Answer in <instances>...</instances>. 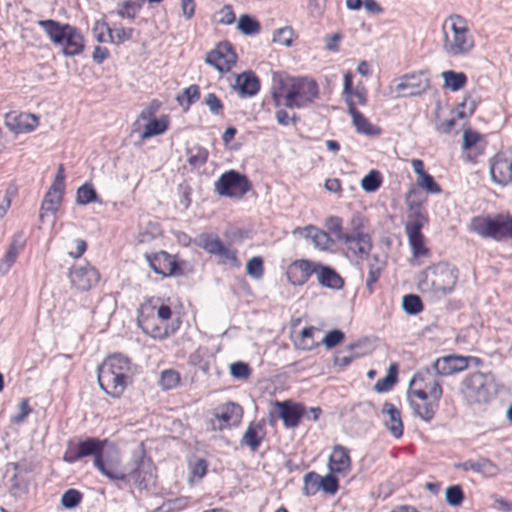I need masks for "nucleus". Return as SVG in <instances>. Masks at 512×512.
Returning <instances> with one entry per match:
<instances>
[{
	"label": "nucleus",
	"instance_id": "1",
	"mask_svg": "<svg viewBox=\"0 0 512 512\" xmlns=\"http://www.w3.org/2000/svg\"><path fill=\"white\" fill-rule=\"evenodd\" d=\"M442 50L449 57L465 56L474 48L468 21L460 14H450L442 23Z\"/></svg>",
	"mask_w": 512,
	"mask_h": 512
},
{
	"label": "nucleus",
	"instance_id": "2",
	"mask_svg": "<svg viewBox=\"0 0 512 512\" xmlns=\"http://www.w3.org/2000/svg\"><path fill=\"white\" fill-rule=\"evenodd\" d=\"M37 24L44 30L53 44L62 46V53L65 56H75L82 53L84 38L76 27L70 24H61L52 19L39 20Z\"/></svg>",
	"mask_w": 512,
	"mask_h": 512
},
{
	"label": "nucleus",
	"instance_id": "3",
	"mask_svg": "<svg viewBox=\"0 0 512 512\" xmlns=\"http://www.w3.org/2000/svg\"><path fill=\"white\" fill-rule=\"evenodd\" d=\"M494 377L491 373L473 372L461 381L459 392L468 406L487 404L495 394Z\"/></svg>",
	"mask_w": 512,
	"mask_h": 512
},
{
	"label": "nucleus",
	"instance_id": "4",
	"mask_svg": "<svg viewBox=\"0 0 512 512\" xmlns=\"http://www.w3.org/2000/svg\"><path fill=\"white\" fill-rule=\"evenodd\" d=\"M155 467L150 457H147L144 444L141 443L132 452L131 460L123 468L122 483H133L140 488H146L154 477Z\"/></svg>",
	"mask_w": 512,
	"mask_h": 512
},
{
	"label": "nucleus",
	"instance_id": "5",
	"mask_svg": "<svg viewBox=\"0 0 512 512\" xmlns=\"http://www.w3.org/2000/svg\"><path fill=\"white\" fill-rule=\"evenodd\" d=\"M470 231L482 238H490L495 241L512 239V216L497 214L494 217L476 216L470 222Z\"/></svg>",
	"mask_w": 512,
	"mask_h": 512
},
{
	"label": "nucleus",
	"instance_id": "6",
	"mask_svg": "<svg viewBox=\"0 0 512 512\" xmlns=\"http://www.w3.org/2000/svg\"><path fill=\"white\" fill-rule=\"evenodd\" d=\"M251 188L248 177L236 170L224 172L215 182V192L223 197L241 198Z\"/></svg>",
	"mask_w": 512,
	"mask_h": 512
},
{
	"label": "nucleus",
	"instance_id": "7",
	"mask_svg": "<svg viewBox=\"0 0 512 512\" xmlns=\"http://www.w3.org/2000/svg\"><path fill=\"white\" fill-rule=\"evenodd\" d=\"M194 243L207 253L218 256L220 264L229 263L234 268L241 266V262L237 257V251L227 248L218 236L210 233H201L194 239Z\"/></svg>",
	"mask_w": 512,
	"mask_h": 512
},
{
	"label": "nucleus",
	"instance_id": "8",
	"mask_svg": "<svg viewBox=\"0 0 512 512\" xmlns=\"http://www.w3.org/2000/svg\"><path fill=\"white\" fill-rule=\"evenodd\" d=\"M390 89L391 92L400 94L399 96H420L421 94H430L431 88L427 74L418 72L394 79Z\"/></svg>",
	"mask_w": 512,
	"mask_h": 512
},
{
	"label": "nucleus",
	"instance_id": "9",
	"mask_svg": "<svg viewBox=\"0 0 512 512\" xmlns=\"http://www.w3.org/2000/svg\"><path fill=\"white\" fill-rule=\"evenodd\" d=\"M467 98H464L466 100ZM466 101H462L456 107L448 108L450 118L442 119L445 114V107H443L440 99H437L434 109L435 129L440 134H449L456 124V119L466 118L473 114L475 103L472 102L469 106L468 112L465 111Z\"/></svg>",
	"mask_w": 512,
	"mask_h": 512
},
{
	"label": "nucleus",
	"instance_id": "10",
	"mask_svg": "<svg viewBox=\"0 0 512 512\" xmlns=\"http://www.w3.org/2000/svg\"><path fill=\"white\" fill-rule=\"evenodd\" d=\"M71 286L79 291H88L100 280L99 271L88 262L75 264L70 268Z\"/></svg>",
	"mask_w": 512,
	"mask_h": 512
},
{
	"label": "nucleus",
	"instance_id": "11",
	"mask_svg": "<svg viewBox=\"0 0 512 512\" xmlns=\"http://www.w3.org/2000/svg\"><path fill=\"white\" fill-rule=\"evenodd\" d=\"M145 258L149 263L150 268L163 277L180 276L183 274L181 263H179L175 256H172L166 251H159L152 254H145Z\"/></svg>",
	"mask_w": 512,
	"mask_h": 512
},
{
	"label": "nucleus",
	"instance_id": "12",
	"mask_svg": "<svg viewBox=\"0 0 512 512\" xmlns=\"http://www.w3.org/2000/svg\"><path fill=\"white\" fill-rule=\"evenodd\" d=\"M104 450V442L98 438L88 437L75 445H69L64 453L63 460L67 463H74L84 457H99Z\"/></svg>",
	"mask_w": 512,
	"mask_h": 512
},
{
	"label": "nucleus",
	"instance_id": "13",
	"mask_svg": "<svg viewBox=\"0 0 512 512\" xmlns=\"http://www.w3.org/2000/svg\"><path fill=\"white\" fill-rule=\"evenodd\" d=\"M237 55L233 46L228 41L217 44L215 49L206 55V62L215 67L218 71H228L236 63Z\"/></svg>",
	"mask_w": 512,
	"mask_h": 512
},
{
	"label": "nucleus",
	"instance_id": "14",
	"mask_svg": "<svg viewBox=\"0 0 512 512\" xmlns=\"http://www.w3.org/2000/svg\"><path fill=\"white\" fill-rule=\"evenodd\" d=\"M273 405L277 408L278 416L286 428L297 427L305 415V406L292 400L274 401Z\"/></svg>",
	"mask_w": 512,
	"mask_h": 512
},
{
	"label": "nucleus",
	"instance_id": "15",
	"mask_svg": "<svg viewBox=\"0 0 512 512\" xmlns=\"http://www.w3.org/2000/svg\"><path fill=\"white\" fill-rule=\"evenodd\" d=\"M318 262H314L308 259H298L293 261L287 269V278L289 282L294 286H302L311 277L312 274H316Z\"/></svg>",
	"mask_w": 512,
	"mask_h": 512
},
{
	"label": "nucleus",
	"instance_id": "16",
	"mask_svg": "<svg viewBox=\"0 0 512 512\" xmlns=\"http://www.w3.org/2000/svg\"><path fill=\"white\" fill-rule=\"evenodd\" d=\"M38 124V117L34 114L12 111L5 115L6 127L15 134L30 133Z\"/></svg>",
	"mask_w": 512,
	"mask_h": 512
},
{
	"label": "nucleus",
	"instance_id": "17",
	"mask_svg": "<svg viewBox=\"0 0 512 512\" xmlns=\"http://www.w3.org/2000/svg\"><path fill=\"white\" fill-rule=\"evenodd\" d=\"M94 466L102 475L106 476L113 482H122V479L125 477L123 469L120 468V459L117 455L113 457L103 451L99 457L94 459ZM117 485L120 487L119 484Z\"/></svg>",
	"mask_w": 512,
	"mask_h": 512
},
{
	"label": "nucleus",
	"instance_id": "18",
	"mask_svg": "<svg viewBox=\"0 0 512 512\" xmlns=\"http://www.w3.org/2000/svg\"><path fill=\"white\" fill-rule=\"evenodd\" d=\"M97 380L100 388L113 398H119L125 391L128 384V375L115 374L112 375L108 369L102 373H98Z\"/></svg>",
	"mask_w": 512,
	"mask_h": 512
},
{
	"label": "nucleus",
	"instance_id": "19",
	"mask_svg": "<svg viewBox=\"0 0 512 512\" xmlns=\"http://www.w3.org/2000/svg\"><path fill=\"white\" fill-rule=\"evenodd\" d=\"M474 357H464L459 355H446L436 359L433 363V368L436 373L441 376H450L452 374L461 372L468 367V361ZM475 360H478L475 358Z\"/></svg>",
	"mask_w": 512,
	"mask_h": 512
},
{
	"label": "nucleus",
	"instance_id": "20",
	"mask_svg": "<svg viewBox=\"0 0 512 512\" xmlns=\"http://www.w3.org/2000/svg\"><path fill=\"white\" fill-rule=\"evenodd\" d=\"M437 279L433 281V287L436 291H441L444 295L453 291L458 280V269L455 266L447 264H438L435 266Z\"/></svg>",
	"mask_w": 512,
	"mask_h": 512
},
{
	"label": "nucleus",
	"instance_id": "21",
	"mask_svg": "<svg viewBox=\"0 0 512 512\" xmlns=\"http://www.w3.org/2000/svg\"><path fill=\"white\" fill-rule=\"evenodd\" d=\"M490 175L495 183L508 184L512 181V161L501 154L495 155L490 162Z\"/></svg>",
	"mask_w": 512,
	"mask_h": 512
},
{
	"label": "nucleus",
	"instance_id": "22",
	"mask_svg": "<svg viewBox=\"0 0 512 512\" xmlns=\"http://www.w3.org/2000/svg\"><path fill=\"white\" fill-rule=\"evenodd\" d=\"M454 468L463 471L472 470L485 477H494L499 472L497 465L485 457H480L477 460L469 459L464 462L455 463Z\"/></svg>",
	"mask_w": 512,
	"mask_h": 512
},
{
	"label": "nucleus",
	"instance_id": "23",
	"mask_svg": "<svg viewBox=\"0 0 512 512\" xmlns=\"http://www.w3.org/2000/svg\"><path fill=\"white\" fill-rule=\"evenodd\" d=\"M345 100L356 131L360 134L369 136L378 135L380 133V129L372 126L369 120L360 111H358L353 102V98H345Z\"/></svg>",
	"mask_w": 512,
	"mask_h": 512
},
{
	"label": "nucleus",
	"instance_id": "24",
	"mask_svg": "<svg viewBox=\"0 0 512 512\" xmlns=\"http://www.w3.org/2000/svg\"><path fill=\"white\" fill-rule=\"evenodd\" d=\"M108 368V372L112 375L124 374L128 375V372L131 369V360L124 354L114 353L109 355L105 361L98 367V373L106 371Z\"/></svg>",
	"mask_w": 512,
	"mask_h": 512
},
{
	"label": "nucleus",
	"instance_id": "25",
	"mask_svg": "<svg viewBox=\"0 0 512 512\" xmlns=\"http://www.w3.org/2000/svg\"><path fill=\"white\" fill-rule=\"evenodd\" d=\"M316 276L319 285L333 290H340L344 286V280L332 267L318 262Z\"/></svg>",
	"mask_w": 512,
	"mask_h": 512
},
{
	"label": "nucleus",
	"instance_id": "26",
	"mask_svg": "<svg viewBox=\"0 0 512 512\" xmlns=\"http://www.w3.org/2000/svg\"><path fill=\"white\" fill-rule=\"evenodd\" d=\"M405 201L410 212V217L413 218L412 221L406 224H420V228H423L424 224L428 222V215L423 206L422 199L418 197L415 191L410 190L406 194Z\"/></svg>",
	"mask_w": 512,
	"mask_h": 512
},
{
	"label": "nucleus",
	"instance_id": "27",
	"mask_svg": "<svg viewBox=\"0 0 512 512\" xmlns=\"http://www.w3.org/2000/svg\"><path fill=\"white\" fill-rule=\"evenodd\" d=\"M350 250L354 255L362 257L363 255H369L372 249V239L369 234H348L341 236Z\"/></svg>",
	"mask_w": 512,
	"mask_h": 512
},
{
	"label": "nucleus",
	"instance_id": "28",
	"mask_svg": "<svg viewBox=\"0 0 512 512\" xmlns=\"http://www.w3.org/2000/svg\"><path fill=\"white\" fill-rule=\"evenodd\" d=\"M382 414L387 415L388 419L384 421L386 428L392 436L400 438L403 435L404 425L401 418V412L394 404L385 402L381 409Z\"/></svg>",
	"mask_w": 512,
	"mask_h": 512
},
{
	"label": "nucleus",
	"instance_id": "29",
	"mask_svg": "<svg viewBox=\"0 0 512 512\" xmlns=\"http://www.w3.org/2000/svg\"><path fill=\"white\" fill-rule=\"evenodd\" d=\"M260 86L258 76L253 71L248 70L236 76L234 88L242 96H254L259 92Z\"/></svg>",
	"mask_w": 512,
	"mask_h": 512
},
{
	"label": "nucleus",
	"instance_id": "30",
	"mask_svg": "<svg viewBox=\"0 0 512 512\" xmlns=\"http://www.w3.org/2000/svg\"><path fill=\"white\" fill-rule=\"evenodd\" d=\"M420 224H406L405 231L414 257L429 255V249L425 246L424 235Z\"/></svg>",
	"mask_w": 512,
	"mask_h": 512
},
{
	"label": "nucleus",
	"instance_id": "31",
	"mask_svg": "<svg viewBox=\"0 0 512 512\" xmlns=\"http://www.w3.org/2000/svg\"><path fill=\"white\" fill-rule=\"evenodd\" d=\"M332 473H345L350 469L351 459L349 450L342 445H335L328 460Z\"/></svg>",
	"mask_w": 512,
	"mask_h": 512
},
{
	"label": "nucleus",
	"instance_id": "32",
	"mask_svg": "<svg viewBox=\"0 0 512 512\" xmlns=\"http://www.w3.org/2000/svg\"><path fill=\"white\" fill-rule=\"evenodd\" d=\"M64 190L50 186L41 203L39 220L43 223L48 212L55 215L63 199Z\"/></svg>",
	"mask_w": 512,
	"mask_h": 512
},
{
	"label": "nucleus",
	"instance_id": "33",
	"mask_svg": "<svg viewBox=\"0 0 512 512\" xmlns=\"http://www.w3.org/2000/svg\"><path fill=\"white\" fill-rule=\"evenodd\" d=\"M25 243L26 239L22 231L13 236L9 248L0 263V271L3 273L8 272L11 266L15 263L20 252L24 249Z\"/></svg>",
	"mask_w": 512,
	"mask_h": 512
},
{
	"label": "nucleus",
	"instance_id": "34",
	"mask_svg": "<svg viewBox=\"0 0 512 512\" xmlns=\"http://www.w3.org/2000/svg\"><path fill=\"white\" fill-rule=\"evenodd\" d=\"M263 426V422H251L240 440V445L249 447L251 452H256L265 437Z\"/></svg>",
	"mask_w": 512,
	"mask_h": 512
},
{
	"label": "nucleus",
	"instance_id": "35",
	"mask_svg": "<svg viewBox=\"0 0 512 512\" xmlns=\"http://www.w3.org/2000/svg\"><path fill=\"white\" fill-rule=\"evenodd\" d=\"M272 96H299L295 94V77L285 73H273Z\"/></svg>",
	"mask_w": 512,
	"mask_h": 512
},
{
	"label": "nucleus",
	"instance_id": "36",
	"mask_svg": "<svg viewBox=\"0 0 512 512\" xmlns=\"http://www.w3.org/2000/svg\"><path fill=\"white\" fill-rule=\"evenodd\" d=\"M303 233L304 236L310 239L314 246L319 250H328L334 244V240L327 232L313 225L304 227Z\"/></svg>",
	"mask_w": 512,
	"mask_h": 512
},
{
	"label": "nucleus",
	"instance_id": "37",
	"mask_svg": "<svg viewBox=\"0 0 512 512\" xmlns=\"http://www.w3.org/2000/svg\"><path fill=\"white\" fill-rule=\"evenodd\" d=\"M146 124L140 134L141 139H148L163 134L169 127V116L162 115L159 118H146Z\"/></svg>",
	"mask_w": 512,
	"mask_h": 512
},
{
	"label": "nucleus",
	"instance_id": "38",
	"mask_svg": "<svg viewBox=\"0 0 512 512\" xmlns=\"http://www.w3.org/2000/svg\"><path fill=\"white\" fill-rule=\"evenodd\" d=\"M369 343L367 338L360 339L354 343H351L347 346V350L350 351L349 355H341L338 354L334 357L335 365L344 368L352 363V361L362 355L365 354V351L362 349L366 344Z\"/></svg>",
	"mask_w": 512,
	"mask_h": 512
},
{
	"label": "nucleus",
	"instance_id": "39",
	"mask_svg": "<svg viewBox=\"0 0 512 512\" xmlns=\"http://www.w3.org/2000/svg\"><path fill=\"white\" fill-rule=\"evenodd\" d=\"M385 265V262L381 261L378 255H373L369 259L368 277L366 279V289L369 295L373 294L374 284L379 280Z\"/></svg>",
	"mask_w": 512,
	"mask_h": 512
},
{
	"label": "nucleus",
	"instance_id": "40",
	"mask_svg": "<svg viewBox=\"0 0 512 512\" xmlns=\"http://www.w3.org/2000/svg\"><path fill=\"white\" fill-rule=\"evenodd\" d=\"M138 325L145 334L152 338L164 339L168 336L167 328L157 325L154 317L141 315L138 317Z\"/></svg>",
	"mask_w": 512,
	"mask_h": 512
},
{
	"label": "nucleus",
	"instance_id": "41",
	"mask_svg": "<svg viewBox=\"0 0 512 512\" xmlns=\"http://www.w3.org/2000/svg\"><path fill=\"white\" fill-rule=\"evenodd\" d=\"M243 416V409L239 404L229 402L227 403L221 413L216 414V418L222 421L225 425H237Z\"/></svg>",
	"mask_w": 512,
	"mask_h": 512
},
{
	"label": "nucleus",
	"instance_id": "42",
	"mask_svg": "<svg viewBox=\"0 0 512 512\" xmlns=\"http://www.w3.org/2000/svg\"><path fill=\"white\" fill-rule=\"evenodd\" d=\"M320 330L310 326L302 329L298 338L294 341L295 347L300 350L310 351L320 345V341L314 339V334Z\"/></svg>",
	"mask_w": 512,
	"mask_h": 512
},
{
	"label": "nucleus",
	"instance_id": "43",
	"mask_svg": "<svg viewBox=\"0 0 512 512\" xmlns=\"http://www.w3.org/2000/svg\"><path fill=\"white\" fill-rule=\"evenodd\" d=\"M410 406L414 412V415L425 422H430L434 418L435 413L439 408V403L430 399L429 401H426L424 405H420L413 400H410Z\"/></svg>",
	"mask_w": 512,
	"mask_h": 512
},
{
	"label": "nucleus",
	"instance_id": "44",
	"mask_svg": "<svg viewBox=\"0 0 512 512\" xmlns=\"http://www.w3.org/2000/svg\"><path fill=\"white\" fill-rule=\"evenodd\" d=\"M398 364L391 363L388 367L385 377L379 379L374 385V390L378 393H384L392 389L398 380Z\"/></svg>",
	"mask_w": 512,
	"mask_h": 512
},
{
	"label": "nucleus",
	"instance_id": "45",
	"mask_svg": "<svg viewBox=\"0 0 512 512\" xmlns=\"http://www.w3.org/2000/svg\"><path fill=\"white\" fill-rule=\"evenodd\" d=\"M442 78L444 80V86L450 89L452 92H456L465 86L467 82V76L463 72H455L453 70H447L442 72Z\"/></svg>",
	"mask_w": 512,
	"mask_h": 512
},
{
	"label": "nucleus",
	"instance_id": "46",
	"mask_svg": "<svg viewBox=\"0 0 512 512\" xmlns=\"http://www.w3.org/2000/svg\"><path fill=\"white\" fill-rule=\"evenodd\" d=\"M295 94L299 96H318V85L307 77H295Z\"/></svg>",
	"mask_w": 512,
	"mask_h": 512
},
{
	"label": "nucleus",
	"instance_id": "47",
	"mask_svg": "<svg viewBox=\"0 0 512 512\" xmlns=\"http://www.w3.org/2000/svg\"><path fill=\"white\" fill-rule=\"evenodd\" d=\"M76 202L79 205H87L95 202L101 203V200L99 199L93 185L90 183H84L77 189Z\"/></svg>",
	"mask_w": 512,
	"mask_h": 512
},
{
	"label": "nucleus",
	"instance_id": "48",
	"mask_svg": "<svg viewBox=\"0 0 512 512\" xmlns=\"http://www.w3.org/2000/svg\"><path fill=\"white\" fill-rule=\"evenodd\" d=\"M382 181L380 171L373 169L362 178L361 187L365 192L373 193L380 188Z\"/></svg>",
	"mask_w": 512,
	"mask_h": 512
},
{
	"label": "nucleus",
	"instance_id": "49",
	"mask_svg": "<svg viewBox=\"0 0 512 512\" xmlns=\"http://www.w3.org/2000/svg\"><path fill=\"white\" fill-rule=\"evenodd\" d=\"M237 28L245 35H255L260 32V23L253 17L247 14L240 16Z\"/></svg>",
	"mask_w": 512,
	"mask_h": 512
},
{
	"label": "nucleus",
	"instance_id": "50",
	"mask_svg": "<svg viewBox=\"0 0 512 512\" xmlns=\"http://www.w3.org/2000/svg\"><path fill=\"white\" fill-rule=\"evenodd\" d=\"M188 163L193 167H198L206 163L208 151L202 146L195 145L187 149Z\"/></svg>",
	"mask_w": 512,
	"mask_h": 512
},
{
	"label": "nucleus",
	"instance_id": "51",
	"mask_svg": "<svg viewBox=\"0 0 512 512\" xmlns=\"http://www.w3.org/2000/svg\"><path fill=\"white\" fill-rule=\"evenodd\" d=\"M321 479V476L314 472L310 471L305 474L304 476V487H303V494L307 496L315 495L318 491L321 490V486L319 483V480Z\"/></svg>",
	"mask_w": 512,
	"mask_h": 512
},
{
	"label": "nucleus",
	"instance_id": "52",
	"mask_svg": "<svg viewBox=\"0 0 512 512\" xmlns=\"http://www.w3.org/2000/svg\"><path fill=\"white\" fill-rule=\"evenodd\" d=\"M83 500V494L74 488H70L66 490L61 497V505L65 509H74L76 508Z\"/></svg>",
	"mask_w": 512,
	"mask_h": 512
},
{
	"label": "nucleus",
	"instance_id": "53",
	"mask_svg": "<svg viewBox=\"0 0 512 512\" xmlns=\"http://www.w3.org/2000/svg\"><path fill=\"white\" fill-rule=\"evenodd\" d=\"M402 308L409 315H416L423 310L421 298L415 294H407L402 299Z\"/></svg>",
	"mask_w": 512,
	"mask_h": 512
},
{
	"label": "nucleus",
	"instance_id": "54",
	"mask_svg": "<svg viewBox=\"0 0 512 512\" xmlns=\"http://www.w3.org/2000/svg\"><path fill=\"white\" fill-rule=\"evenodd\" d=\"M445 501L452 507H458L464 501L463 489L460 485H451L445 490Z\"/></svg>",
	"mask_w": 512,
	"mask_h": 512
},
{
	"label": "nucleus",
	"instance_id": "55",
	"mask_svg": "<svg viewBox=\"0 0 512 512\" xmlns=\"http://www.w3.org/2000/svg\"><path fill=\"white\" fill-rule=\"evenodd\" d=\"M180 382V374L173 370H164L159 379V384L164 390H170L175 388Z\"/></svg>",
	"mask_w": 512,
	"mask_h": 512
},
{
	"label": "nucleus",
	"instance_id": "56",
	"mask_svg": "<svg viewBox=\"0 0 512 512\" xmlns=\"http://www.w3.org/2000/svg\"><path fill=\"white\" fill-rule=\"evenodd\" d=\"M275 106L289 109L305 107L312 103V98H273Z\"/></svg>",
	"mask_w": 512,
	"mask_h": 512
},
{
	"label": "nucleus",
	"instance_id": "57",
	"mask_svg": "<svg viewBox=\"0 0 512 512\" xmlns=\"http://www.w3.org/2000/svg\"><path fill=\"white\" fill-rule=\"evenodd\" d=\"M417 185L424 189L427 193L440 194L442 189L440 185L435 181L432 175L429 173L423 174L417 179Z\"/></svg>",
	"mask_w": 512,
	"mask_h": 512
},
{
	"label": "nucleus",
	"instance_id": "58",
	"mask_svg": "<svg viewBox=\"0 0 512 512\" xmlns=\"http://www.w3.org/2000/svg\"><path fill=\"white\" fill-rule=\"evenodd\" d=\"M319 483L321 491L330 495L336 494L339 489V480L331 471L324 477L321 476Z\"/></svg>",
	"mask_w": 512,
	"mask_h": 512
},
{
	"label": "nucleus",
	"instance_id": "59",
	"mask_svg": "<svg viewBox=\"0 0 512 512\" xmlns=\"http://www.w3.org/2000/svg\"><path fill=\"white\" fill-rule=\"evenodd\" d=\"M246 272L254 279H260L264 274L263 259L260 256L252 257L246 265Z\"/></svg>",
	"mask_w": 512,
	"mask_h": 512
},
{
	"label": "nucleus",
	"instance_id": "60",
	"mask_svg": "<svg viewBox=\"0 0 512 512\" xmlns=\"http://www.w3.org/2000/svg\"><path fill=\"white\" fill-rule=\"evenodd\" d=\"M133 28H114L109 31V41L117 45L124 43L131 39L133 35Z\"/></svg>",
	"mask_w": 512,
	"mask_h": 512
},
{
	"label": "nucleus",
	"instance_id": "61",
	"mask_svg": "<svg viewBox=\"0 0 512 512\" xmlns=\"http://www.w3.org/2000/svg\"><path fill=\"white\" fill-rule=\"evenodd\" d=\"M294 31L291 27H282L277 29L273 35V42L284 46H291L293 40Z\"/></svg>",
	"mask_w": 512,
	"mask_h": 512
},
{
	"label": "nucleus",
	"instance_id": "62",
	"mask_svg": "<svg viewBox=\"0 0 512 512\" xmlns=\"http://www.w3.org/2000/svg\"><path fill=\"white\" fill-rule=\"evenodd\" d=\"M345 338V334L339 330L334 329L329 331L322 340H320V344H323L327 349H332L338 344H340Z\"/></svg>",
	"mask_w": 512,
	"mask_h": 512
},
{
	"label": "nucleus",
	"instance_id": "63",
	"mask_svg": "<svg viewBox=\"0 0 512 512\" xmlns=\"http://www.w3.org/2000/svg\"><path fill=\"white\" fill-rule=\"evenodd\" d=\"M230 374L236 379H247L251 374L250 366L242 361L230 365Z\"/></svg>",
	"mask_w": 512,
	"mask_h": 512
},
{
	"label": "nucleus",
	"instance_id": "64",
	"mask_svg": "<svg viewBox=\"0 0 512 512\" xmlns=\"http://www.w3.org/2000/svg\"><path fill=\"white\" fill-rule=\"evenodd\" d=\"M141 9V4L136 1H125L118 11V15L122 18L134 19Z\"/></svg>",
	"mask_w": 512,
	"mask_h": 512
}]
</instances>
